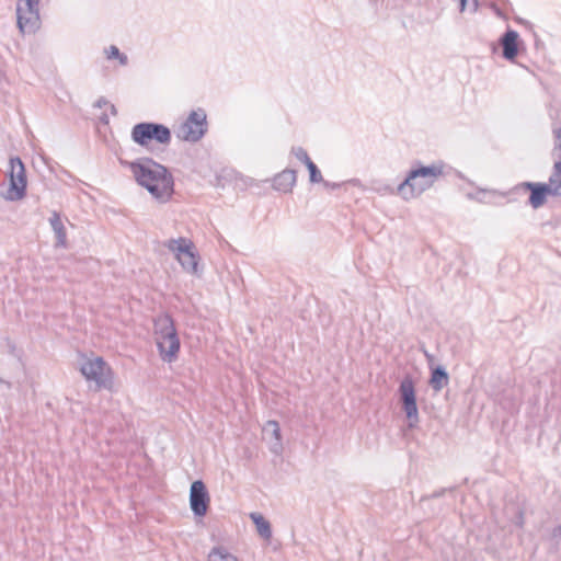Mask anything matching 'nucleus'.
I'll return each instance as SVG.
<instances>
[{
  "label": "nucleus",
  "mask_w": 561,
  "mask_h": 561,
  "mask_svg": "<svg viewBox=\"0 0 561 561\" xmlns=\"http://www.w3.org/2000/svg\"><path fill=\"white\" fill-rule=\"evenodd\" d=\"M291 152L298 160L305 163V165H307L308 161H312L302 147H293Z\"/></svg>",
  "instance_id": "obj_24"
},
{
  "label": "nucleus",
  "mask_w": 561,
  "mask_h": 561,
  "mask_svg": "<svg viewBox=\"0 0 561 561\" xmlns=\"http://www.w3.org/2000/svg\"><path fill=\"white\" fill-rule=\"evenodd\" d=\"M131 139L141 147H148L152 141L160 145H169L171 141V130L159 123H138L131 129Z\"/></svg>",
  "instance_id": "obj_3"
},
{
  "label": "nucleus",
  "mask_w": 561,
  "mask_h": 561,
  "mask_svg": "<svg viewBox=\"0 0 561 561\" xmlns=\"http://www.w3.org/2000/svg\"><path fill=\"white\" fill-rule=\"evenodd\" d=\"M209 493L202 480L192 482L190 489V506L195 516L202 517L207 514L209 507Z\"/></svg>",
  "instance_id": "obj_9"
},
{
  "label": "nucleus",
  "mask_w": 561,
  "mask_h": 561,
  "mask_svg": "<svg viewBox=\"0 0 561 561\" xmlns=\"http://www.w3.org/2000/svg\"><path fill=\"white\" fill-rule=\"evenodd\" d=\"M478 9V0H470L469 4H467V10L470 12H476Z\"/></svg>",
  "instance_id": "obj_28"
},
{
  "label": "nucleus",
  "mask_w": 561,
  "mask_h": 561,
  "mask_svg": "<svg viewBox=\"0 0 561 561\" xmlns=\"http://www.w3.org/2000/svg\"><path fill=\"white\" fill-rule=\"evenodd\" d=\"M307 169L309 171V180L311 183H320L322 182V175L318 167L313 163V161H308Z\"/></svg>",
  "instance_id": "obj_22"
},
{
  "label": "nucleus",
  "mask_w": 561,
  "mask_h": 561,
  "mask_svg": "<svg viewBox=\"0 0 561 561\" xmlns=\"http://www.w3.org/2000/svg\"><path fill=\"white\" fill-rule=\"evenodd\" d=\"M130 170L136 182L145 187L154 198L160 202H168L174 192V181L168 169L146 158L140 161L131 162Z\"/></svg>",
  "instance_id": "obj_1"
},
{
  "label": "nucleus",
  "mask_w": 561,
  "mask_h": 561,
  "mask_svg": "<svg viewBox=\"0 0 561 561\" xmlns=\"http://www.w3.org/2000/svg\"><path fill=\"white\" fill-rule=\"evenodd\" d=\"M449 382V376L446 371L445 367L443 366H436L432 368L431 371V378H430V386L435 391H440L445 386H447Z\"/></svg>",
  "instance_id": "obj_18"
},
{
  "label": "nucleus",
  "mask_w": 561,
  "mask_h": 561,
  "mask_svg": "<svg viewBox=\"0 0 561 561\" xmlns=\"http://www.w3.org/2000/svg\"><path fill=\"white\" fill-rule=\"evenodd\" d=\"M400 402L403 412L409 422V427L414 428L420 422L416 404V393L414 382L411 377H405L399 386Z\"/></svg>",
  "instance_id": "obj_7"
},
{
  "label": "nucleus",
  "mask_w": 561,
  "mask_h": 561,
  "mask_svg": "<svg viewBox=\"0 0 561 561\" xmlns=\"http://www.w3.org/2000/svg\"><path fill=\"white\" fill-rule=\"evenodd\" d=\"M440 175H443L442 165H420L409 171L405 180L398 186V192L404 199L417 197L430 188Z\"/></svg>",
  "instance_id": "obj_2"
},
{
  "label": "nucleus",
  "mask_w": 561,
  "mask_h": 561,
  "mask_svg": "<svg viewBox=\"0 0 561 561\" xmlns=\"http://www.w3.org/2000/svg\"><path fill=\"white\" fill-rule=\"evenodd\" d=\"M107 58H110V59L118 58L119 62L122 65H126L127 64V56L124 55V54H121L119 49L116 46H114V45L110 46Z\"/></svg>",
  "instance_id": "obj_25"
},
{
  "label": "nucleus",
  "mask_w": 561,
  "mask_h": 561,
  "mask_svg": "<svg viewBox=\"0 0 561 561\" xmlns=\"http://www.w3.org/2000/svg\"><path fill=\"white\" fill-rule=\"evenodd\" d=\"M0 382H4V381L0 378Z\"/></svg>",
  "instance_id": "obj_32"
},
{
  "label": "nucleus",
  "mask_w": 561,
  "mask_h": 561,
  "mask_svg": "<svg viewBox=\"0 0 561 561\" xmlns=\"http://www.w3.org/2000/svg\"><path fill=\"white\" fill-rule=\"evenodd\" d=\"M321 183H323L324 187L330 188V190H335L341 186V184H339V183H331L329 181H324L323 179H322Z\"/></svg>",
  "instance_id": "obj_29"
},
{
  "label": "nucleus",
  "mask_w": 561,
  "mask_h": 561,
  "mask_svg": "<svg viewBox=\"0 0 561 561\" xmlns=\"http://www.w3.org/2000/svg\"><path fill=\"white\" fill-rule=\"evenodd\" d=\"M549 185L552 188H556V194L559 195V190L561 188V172H558L556 169V164L553 165V172L549 178Z\"/></svg>",
  "instance_id": "obj_23"
},
{
  "label": "nucleus",
  "mask_w": 561,
  "mask_h": 561,
  "mask_svg": "<svg viewBox=\"0 0 561 561\" xmlns=\"http://www.w3.org/2000/svg\"><path fill=\"white\" fill-rule=\"evenodd\" d=\"M16 19L22 34L35 32L39 24V13L22 10V4L16 5Z\"/></svg>",
  "instance_id": "obj_12"
},
{
  "label": "nucleus",
  "mask_w": 561,
  "mask_h": 561,
  "mask_svg": "<svg viewBox=\"0 0 561 561\" xmlns=\"http://www.w3.org/2000/svg\"><path fill=\"white\" fill-rule=\"evenodd\" d=\"M515 524H516L518 527H523V525H524V513H523V511H518L517 516H516Z\"/></svg>",
  "instance_id": "obj_27"
},
{
  "label": "nucleus",
  "mask_w": 561,
  "mask_h": 561,
  "mask_svg": "<svg viewBox=\"0 0 561 561\" xmlns=\"http://www.w3.org/2000/svg\"><path fill=\"white\" fill-rule=\"evenodd\" d=\"M165 247L173 253L183 270L193 275H199V255L194 251V243L186 238L170 239Z\"/></svg>",
  "instance_id": "obj_4"
},
{
  "label": "nucleus",
  "mask_w": 561,
  "mask_h": 561,
  "mask_svg": "<svg viewBox=\"0 0 561 561\" xmlns=\"http://www.w3.org/2000/svg\"><path fill=\"white\" fill-rule=\"evenodd\" d=\"M207 131L206 113L204 110L192 111L187 119L181 124L176 136L190 142H196L203 138Z\"/></svg>",
  "instance_id": "obj_6"
},
{
  "label": "nucleus",
  "mask_w": 561,
  "mask_h": 561,
  "mask_svg": "<svg viewBox=\"0 0 561 561\" xmlns=\"http://www.w3.org/2000/svg\"><path fill=\"white\" fill-rule=\"evenodd\" d=\"M296 171L291 169H285L274 176L273 187L278 192L289 193L291 192L294 185L296 184Z\"/></svg>",
  "instance_id": "obj_14"
},
{
  "label": "nucleus",
  "mask_w": 561,
  "mask_h": 561,
  "mask_svg": "<svg viewBox=\"0 0 561 561\" xmlns=\"http://www.w3.org/2000/svg\"><path fill=\"white\" fill-rule=\"evenodd\" d=\"M80 371L88 380H93L98 388L112 386L111 368L102 357L84 360Z\"/></svg>",
  "instance_id": "obj_8"
},
{
  "label": "nucleus",
  "mask_w": 561,
  "mask_h": 561,
  "mask_svg": "<svg viewBox=\"0 0 561 561\" xmlns=\"http://www.w3.org/2000/svg\"><path fill=\"white\" fill-rule=\"evenodd\" d=\"M18 4H22V10L38 12V0H19Z\"/></svg>",
  "instance_id": "obj_26"
},
{
  "label": "nucleus",
  "mask_w": 561,
  "mask_h": 561,
  "mask_svg": "<svg viewBox=\"0 0 561 561\" xmlns=\"http://www.w3.org/2000/svg\"><path fill=\"white\" fill-rule=\"evenodd\" d=\"M548 540L550 541L551 549L554 551L561 548V525L552 528Z\"/></svg>",
  "instance_id": "obj_21"
},
{
  "label": "nucleus",
  "mask_w": 561,
  "mask_h": 561,
  "mask_svg": "<svg viewBox=\"0 0 561 561\" xmlns=\"http://www.w3.org/2000/svg\"><path fill=\"white\" fill-rule=\"evenodd\" d=\"M518 38L519 35L514 30H506L500 38L502 46V55L506 60L513 61L518 55Z\"/></svg>",
  "instance_id": "obj_13"
},
{
  "label": "nucleus",
  "mask_w": 561,
  "mask_h": 561,
  "mask_svg": "<svg viewBox=\"0 0 561 561\" xmlns=\"http://www.w3.org/2000/svg\"><path fill=\"white\" fill-rule=\"evenodd\" d=\"M9 188L3 197L7 201H20L26 194V171L22 160L19 157L10 159Z\"/></svg>",
  "instance_id": "obj_5"
},
{
  "label": "nucleus",
  "mask_w": 561,
  "mask_h": 561,
  "mask_svg": "<svg viewBox=\"0 0 561 561\" xmlns=\"http://www.w3.org/2000/svg\"><path fill=\"white\" fill-rule=\"evenodd\" d=\"M250 517L254 523L257 534L268 540L272 537V528L270 522L260 513H251Z\"/></svg>",
  "instance_id": "obj_19"
},
{
  "label": "nucleus",
  "mask_w": 561,
  "mask_h": 561,
  "mask_svg": "<svg viewBox=\"0 0 561 561\" xmlns=\"http://www.w3.org/2000/svg\"><path fill=\"white\" fill-rule=\"evenodd\" d=\"M49 224L56 236V247L66 248L67 232L61 221L60 215L57 211H53L51 217L49 218Z\"/></svg>",
  "instance_id": "obj_17"
},
{
  "label": "nucleus",
  "mask_w": 561,
  "mask_h": 561,
  "mask_svg": "<svg viewBox=\"0 0 561 561\" xmlns=\"http://www.w3.org/2000/svg\"><path fill=\"white\" fill-rule=\"evenodd\" d=\"M209 561H238V559L228 552L225 548L215 547L208 554Z\"/></svg>",
  "instance_id": "obj_20"
},
{
  "label": "nucleus",
  "mask_w": 561,
  "mask_h": 561,
  "mask_svg": "<svg viewBox=\"0 0 561 561\" xmlns=\"http://www.w3.org/2000/svg\"><path fill=\"white\" fill-rule=\"evenodd\" d=\"M263 433L265 435L271 434V436L274 437L275 442L271 445L270 449L273 454L280 455L283 451V444H282L280 427H279L278 422L267 421L263 427Z\"/></svg>",
  "instance_id": "obj_16"
},
{
  "label": "nucleus",
  "mask_w": 561,
  "mask_h": 561,
  "mask_svg": "<svg viewBox=\"0 0 561 561\" xmlns=\"http://www.w3.org/2000/svg\"><path fill=\"white\" fill-rule=\"evenodd\" d=\"M153 327L157 339L168 337L178 333L174 321L168 313L157 317L154 319Z\"/></svg>",
  "instance_id": "obj_15"
},
{
  "label": "nucleus",
  "mask_w": 561,
  "mask_h": 561,
  "mask_svg": "<svg viewBox=\"0 0 561 561\" xmlns=\"http://www.w3.org/2000/svg\"><path fill=\"white\" fill-rule=\"evenodd\" d=\"M111 110H112V113H113V114H116V108H115V106H114V105H111Z\"/></svg>",
  "instance_id": "obj_31"
},
{
  "label": "nucleus",
  "mask_w": 561,
  "mask_h": 561,
  "mask_svg": "<svg viewBox=\"0 0 561 561\" xmlns=\"http://www.w3.org/2000/svg\"><path fill=\"white\" fill-rule=\"evenodd\" d=\"M107 103H108V101H107L105 98L101 96V98L95 102L94 106H95V107L101 108V107H103L104 105H106Z\"/></svg>",
  "instance_id": "obj_30"
},
{
  "label": "nucleus",
  "mask_w": 561,
  "mask_h": 561,
  "mask_svg": "<svg viewBox=\"0 0 561 561\" xmlns=\"http://www.w3.org/2000/svg\"><path fill=\"white\" fill-rule=\"evenodd\" d=\"M516 188L530 192L528 202L535 209L541 207L546 203L548 195L557 196L556 188H552L551 185L546 183L523 182L516 186Z\"/></svg>",
  "instance_id": "obj_10"
},
{
  "label": "nucleus",
  "mask_w": 561,
  "mask_h": 561,
  "mask_svg": "<svg viewBox=\"0 0 561 561\" xmlns=\"http://www.w3.org/2000/svg\"><path fill=\"white\" fill-rule=\"evenodd\" d=\"M157 346L163 362H174L178 358L181 346L178 333L168 337L157 339Z\"/></svg>",
  "instance_id": "obj_11"
}]
</instances>
